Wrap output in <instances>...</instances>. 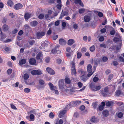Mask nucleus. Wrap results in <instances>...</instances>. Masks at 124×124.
Returning <instances> with one entry per match:
<instances>
[{
    "instance_id": "nucleus-1",
    "label": "nucleus",
    "mask_w": 124,
    "mask_h": 124,
    "mask_svg": "<svg viewBox=\"0 0 124 124\" xmlns=\"http://www.w3.org/2000/svg\"><path fill=\"white\" fill-rule=\"evenodd\" d=\"M64 82L63 80L62 79H60L58 83L59 87L64 92H67V90H69L65 88L64 86L63 85Z\"/></svg>"
},
{
    "instance_id": "nucleus-2",
    "label": "nucleus",
    "mask_w": 124,
    "mask_h": 124,
    "mask_svg": "<svg viewBox=\"0 0 124 124\" xmlns=\"http://www.w3.org/2000/svg\"><path fill=\"white\" fill-rule=\"evenodd\" d=\"M74 60V59L73 61L71 63V73L72 75H74L75 76H76V72L75 68Z\"/></svg>"
},
{
    "instance_id": "nucleus-3",
    "label": "nucleus",
    "mask_w": 124,
    "mask_h": 124,
    "mask_svg": "<svg viewBox=\"0 0 124 124\" xmlns=\"http://www.w3.org/2000/svg\"><path fill=\"white\" fill-rule=\"evenodd\" d=\"M89 87L91 89L94 91H98L101 88V86L98 85L95 86L94 84L91 83L89 85Z\"/></svg>"
},
{
    "instance_id": "nucleus-4",
    "label": "nucleus",
    "mask_w": 124,
    "mask_h": 124,
    "mask_svg": "<svg viewBox=\"0 0 124 124\" xmlns=\"http://www.w3.org/2000/svg\"><path fill=\"white\" fill-rule=\"evenodd\" d=\"M60 46L58 45H57L55 47L54 49H53L51 51L52 53L55 54L56 53L57 54H59L60 53V51L59 50L58 48Z\"/></svg>"
},
{
    "instance_id": "nucleus-5",
    "label": "nucleus",
    "mask_w": 124,
    "mask_h": 124,
    "mask_svg": "<svg viewBox=\"0 0 124 124\" xmlns=\"http://www.w3.org/2000/svg\"><path fill=\"white\" fill-rule=\"evenodd\" d=\"M29 77V76L28 74H24L23 76V78L25 80L24 82L27 85H31L32 84V83H30L29 82V81L26 80Z\"/></svg>"
},
{
    "instance_id": "nucleus-6",
    "label": "nucleus",
    "mask_w": 124,
    "mask_h": 124,
    "mask_svg": "<svg viewBox=\"0 0 124 124\" xmlns=\"http://www.w3.org/2000/svg\"><path fill=\"white\" fill-rule=\"evenodd\" d=\"M45 34V32L44 31L38 32L36 33V36L38 39H40L44 36Z\"/></svg>"
},
{
    "instance_id": "nucleus-7",
    "label": "nucleus",
    "mask_w": 124,
    "mask_h": 124,
    "mask_svg": "<svg viewBox=\"0 0 124 124\" xmlns=\"http://www.w3.org/2000/svg\"><path fill=\"white\" fill-rule=\"evenodd\" d=\"M39 83L41 88L44 87L46 85L44 81L42 79L39 80Z\"/></svg>"
},
{
    "instance_id": "nucleus-8",
    "label": "nucleus",
    "mask_w": 124,
    "mask_h": 124,
    "mask_svg": "<svg viewBox=\"0 0 124 124\" xmlns=\"http://www.w3.org/2000/svg\"><path fill=\"white\" fill-rule=\"evenodd\" d=\"M23 7V5L21 3H18L16 4L14 6V8L18 10L21 9Z\"/></svg>"
},
{
    "instance_id": "nucleus-9",
    "label": "nucleus",
    "mask_w": 124,
    "mask_h": 124,
    "mask_svg": "<svg viewBox=\"0 0 124 124\" xmlns=\"http://www.w3.org/2000/svg\"><path fill=\"white\" fill-rule=\"evenodd\" d=\"M46 70L47 72L50 74L53 75L55 74L54 70L48 67L46 68Z\"/></svg>"
},
{
    "instance_id": "nucleus-10",
    "label": "nucleus",
    "mask_w": 124,
    "mask_h": 124,
    "mask_svg": "<svg viewBox=\"0 0 124 124\" xmlns=\"http://www.w3.org/2000/svg\"><path fill=\"white\" fill-rule=\"evenodd\" d=\"M68 15L69 13L67 12L66 11H62L61 12L60 16V17L59 18L62 19L64 16H68Z\"/></svg>"
},
{
    "instance_id": "nucleus-11",
    "label": "nucleus",
    "mask_w": 124,
    "mask_h": 124,
    "mask_svg": "<svg viewBox=\"0 0 124 124\" xmlns=\"http://www.w3.org/2000/svg\"><path fill=\"white\" fill-rule=\"evenodd\" d=\"M59 44L62 45L64 46L66 44V41L64 39H60L59 40Z\"/></svg>"
},
{
    "instance_id": "nucleus-12",
    "label": "nucleus",
    "mask_w": 124,
    "mask_h": 124,
    "mask_svg": "<svg viewBox=\"0 0 124 124\" xmlns=\"http://www.w3.org/2000/svg\"><path fill=\"white\" fill-rule=\"evenodd\" d=\"M29 62L31 65H35L36 63V60L33 58H31L30 59Z\"/></svg>"
},
{
    "instance_id": "nucleus-13",
    "label": "nucleus",
    "mask_w": 124,
    "mask_h": 124,
    "mask_svg": "<svg viewBox=\"0 0 124 124\" xmlns=\"http://www.w3.org/2000/svg\"><path fill=\"white\" fill-rule=\"evenodd\" d=\"M113 40L115 42H119L121 43V37H115L113 39Z\"/></svg>"
},
{
    "instance_id": "nucleus-14",
    "label": "nucleus",
    "mask_w": 124,
    "mask_h": 124,
    "mask_svg": "<svg viewBox=\"0 0 124 124\" xmlns=\"http://www.w3.org/2000/svg\"><path fill=\"white\" fill-rule=\"evenodd\" d=\"M80 78L84 81L85 82L88 79V78L86 76L84 75L81 76L80 77Z\"/></svg>"
},
{
    "instance_id": "nucleus-15",
    "label": "nucleus",
    "mask_w": 124,
    "mask_h": 124,
    "mask_svg": "<svg viewBox=\"0 0 124 124\" xmlns=\"http://www.w3.org/2000/svg\"><path fill=\"white\" fill-rule=\"evenodd\" d=\"M87 70L89 73H91L92 71V66L90 64L88 65L87 68Z\"/></svg>"
},
{
    "instance_id": "nucleus-16",
    "label": "nucleus",
    "mask_w": 124,
    "mask_h": 124,
    "mask_svg": "<svg viewBox=\"0 0 124 124\" xmlns=\"http://www.w3.org/2000/svg\"><path fill=\"white\" fill-rule=\"evenodd\" d=\"M84 21L85 22H89L90 20V17L88 16H85L84 17Z\"/></svg>"
},
{
    "instance_id": "nucleus-17",
    "label": "nucleus",
    "mask_w": 124,
    "mask_h": 124,
    "mask_svg": "<svg viewBox=\"0 0 124 124\" xmlns=\"http://www.w3.org/2000/svg\"><path fill=\"white\" fill-rule=\"evenodd\" d=\"M105 103L104 102H102L101 103V105H100L99 107V110L100 111L104 109V106L105 105Z\"/></svg>"
},
{
    "instance_id": "nucleus-18",
    "label": "nucleus",
    "mask_w": 124,
    "mask_h": 124,
    "mask_svg": "<svg viewBox=\"0 0 124 124\" xmlns=\"http://www.w3.org/2000/svg\"><path fill=\"white\" fill-rule=\"evenodd\" d=\"M91 121L93 122H97L99 121L98 119L96 118L95 116H93L91 119Z\"/></svg>"
},
{
    "instance_id": "nucleus-19",
    "label": "nucleus",
    "mask_w": 124,
    "mask_h": 124,
    "mask_svg": "<svg viewBox=\"0 0 124 124\" xmlns=\"http://www.w3.org/2000/svg\"><path fill=\"white\" fill-rule=\"evenodd\" d=\"M74 2L75 4H79L82 7H83L84 6L81 0H75Z\"/></svg>"
},
{
    "instance_id": "nucleus-20",
    "label": "nucleus",
    "mask_w": 124,
    "mask_h": 124,
    "mask_svg": "<svg viewBox=\"0 0 124 124\" xmlns=\"http://www.w3.org/2000/svg\"><path fill=\"white\" fill-rule=\"evenodd\" d=\"M26 61L25 59H23L20 60L19 63V64L20 65H22L25 64L26 62Z\"/></svg>"
},
{
    "instance_id": "nucleus-21",
    "label": "nucleus",
    "mask_w": 124,
    "mask_h": 124,
    "mask_svg": "<svg viewBox=\"0 0 124 124\" xmlns=\"http://www.w3.org/2000/svg\"><path fill=\"white\" fill-rule=\"evenodd\" d=\"M31 14L29 13H26L24 15V18L26 21H27L30 17Z\"/></svg>"
},
{
    "instance_id": "nucleus-22",
    "label": "nucleus",
    "mask_w": 124,
    "mask_h": 124,
    "mask_svg": "<svg viewBox=\"0 0 124 124\" xmlns=\"http://www.w3.org/2000/svg\"><path fill=\"white\" fill-rule=\"evenodd\" d=\"M75 42L74 40L73 39H70L68 41V44L70 46L72 45Z\"/></svg>"
},
{
    "instance_id": "nucleus-23",
    "label": "nucleus",
    "mask_w": 124,
    "mask_h": 124,
    "mask_svg": "<svg viewBox=\"0 0 124 124\" xmlns=\"http://www.w3.org/2000/svg\"><path fill=\"white\" fill-rule=\"evenodd\" d=\"M66 112V111L65 110H63L60 112L59 114V116L60 118H61L62 116V115H64Z\"/></svg>"
},
{
    "instance_id": "nucleus-24",
    "label": "nucleus",
    "mask_w": 124,
    "mask_h": 124,
    "mask_svg": "<svg viewBox=\"0 0 124 124\" xmlns=\"http://www.w3.org/2000/svg\"><path fill=\"white\" fill-rule=\"evenodd\" d=\"M2 28L4 31H6L8 30V26L6 24H4L2 27Z\"/></svg>"
},
{
    "instance_id": "nucleus-25",
    "label": "nucleus",
    "mask_w": 124,
    "mask_h": 124,
    "mask_svg": "<svg viewBox=\"0 0 124 124\" xmlns=\"http://www.w3.org/2000/svg\"><path fill=\"white\" fill-rule=\"evenodd\" d=\"M48 85L50 89L52 90H54L55 89V88H56V87H54L51 83L50 82L49 83Z\"/></svg>"
},
{
    "instance_id": "nucleus-26",
    "label": "nucleus",
    "mask_w": 124,
    "mask_h": 124,
    "mask_svg": "<svg viewBox=\"0 0 124 124\" xmlns=\"http://www.w3.org/2000/svg\"><path fill=\"white\" fill-rule=\"evenodd\" d=\"M38 24V22L36 21H33L30 23V25L32 26H35Z\"/></svg>"
},
{
    "instance_id": "nucleus-27",
    "label": "nucleus",
    "mask_w": 124,
    "mask_h": 124,
    "mask_svg": "<svg viewBox=\"0 0 124 124\" xmlns=\"http://www.w3.org/2000/svg\"><path fill=\"white\" fill-rule=\"evenodd\" d=\"M102 113L103 115L105 116H107L109 114L108 111L106 110H103Z\"/></svg>"
},
{
    "instance_id": "nucleus-28",
    "label": "nucleus",
    "mask_w": 124,
    "mask_h": 124,
    "mask_svg": "<svg viewBox=\"0 0 124 124\" xmlns=\"http://www.w3.org/2000/svg\"><path fill=\"white\" fill-rule=\"evenodd\" d=\"M65 83L67 84H69L71 82L70 79L68 78H66L65 79Z\"/></svg>"
},
{
    "instance_id": "nucleus-29",
    "label": "nucleus",
    "mask_w": 124,
    "mask_h": 124,
    "mask_svg": "<svg viewBox=\"0 0 124 124\" xmlns=\"http://www.w3.org/2000/svg\"><path fill=\"white\" fill-rule=\"evenodd\" d=\"M7 4L8 6L11 7L13 5V3L12 1L9 0L7 2Z\"/></svg>"
},
{
    "instance_id": "nucleus-30",
    "label": "nucleus",
    "mask_w": 124,
    "mask_h": 124,
    "mask_svg": "<svg viewBox=\"0 0 124 124\" xmlns=\"http://www.w3.org/2000/svg\"><path fill=\"white\" fill-rule=\"evenodd\" d=\"M113 102L112 101H108L106 104V105L107 106L109 107L112 105L113 104Z\"/></svg>"
},
{
    "instance_id": "nucleus-31",
    "label": "nucleus",
    "mask_w": 124,
    "mask_h": 124,
    "mask_svg": "<svg viewBox=\"0 0 124 124\" xmlns=\"http://www.w3.org/2000/svg\"><path fill=\"white\" fill-rule=\"evenodd\" d=\"M42 54L41 52H40L38 53L37 55L36 58V59L38 60H39L40 59L41 56H42Z\"/></svg>"
},
{
    "instance_id": "nucleus-32",
    "label": "nucleus",
    "mask_w": 124,
    "mask_h": 124,
    "mask_svg": "<svg viewBox=\"0 0 124 124\" xmlns=\"http://www.w3.org/2000/svg\"><path fill=\"white\" fill-rule=\"evenodd\" d=\"M95 49V47L94 45H93L90 48V50L92 52L94 51Z\"/></svg>"
},
{
    "instance_id": "nucleus-33",
    "label": "nucleus",
    "mask_w": 124,
    "mask_h": 124,
    "mask_svg": "<svg viewBox=\"0 0 124 124\" xmlns=\"http://www.w3.org/2000/svg\"><path fill=\"white\" fill-rule=\"evenodd\" d=\"M98 102H94L93 103V106L94 108H96L98 105Z\"/></svg>"
},
{
    "instance_id": "nucleus-34",
    "label": "nucleus",
    "mask_w": 124,
    "mask_h": 124,
    "mask_svg": "<svg viewBox=\"0 0 124 124\" xmlns=\"http://www.w3.org/2000/svg\"><path fill=\"white\" fill-rule=\"evenodd\" d=\"M36 75H40L42 74V73L41 71L39 70H36Z\"/></svg>"
},
{
    "instance_id": "nucleus-35",
    "label": "nucleus",
    "mask_w": 124,
    "mask_h": 124,
    "mask_svg": "<svg viewBox=\"0 0 124 124\" xmlns=\"http://www.w3.org/2000/svg\"><path fill=\"white\" fill-rule=\"evenodd\" d=\"M73 51H71L69 53H66V55L67 57H69L73 54Z\"/></svg>"
},
{
    "instance_id": "nucleus-36",
    "label": "nucleus",
    "mask_w": 124,
    "mask_h": 124,
    "mask_svg": "<svg viewBox=\"0 0 124 124\" xmlns=\"http://www.w3.org/2000/svg\"><path fill=\"white\" fill-rule=\"evenodd\" d=\"M116 32V31L114 29H113L112 30L110 31V34L111 35H114L115 34Z\"/></svg>"
},
{
    "instance_id": "nucleus-37",
    "label": "nucleus",
    "mask_w": 124,
    "mask_h": 124,
    "mask_svg": "<svg viewBox=\"0 0 124 124\" xmlns=\"http://www.w3.org/2000/svg\"><path fill=\"white\" fill-rule=\"evenodd\" d=\"M35 117L34 116L33 114H31L30 116V118L31 121H33Z\"/></svg>"
},
{
    "instance_id": "nucleus-38",
    "label": "nucleus",
    "mask_w": 124,
    "mask_h": 124,
    "mask_svg": "<svg viewBox=\"0 0 124 124\" xmlns=\"http://www.w3.org/2000/svg\"><path fill=\"white\" fill-rule=\"evenodd\" d=\"M77 58L78 59H79L81 56V53L80 52H78L77 53Z\"/></svg>"
},
{
    "instance_id": "nucleus-39",
    "label": "nucleus",
    "mask_w": 124,
    "mask_h": 124,
    "mask_svg": "<svg viewBox=\"0 0 124 124\" xmlns=\"http://www.w3.org/2000/svg\"><path fill=\"white\" fill-rule=\"evenodd\" d=\"M117 116L118 117L121 118L123 117V114L122 112H119Z\"/></svg>"
},
{
    "instance_id": "nucleus-40",
    "label": "nucleus",
    "mask_w": 124,
    "mask_h": 124,
    "mask_svg": "<svg viewBox=\"0 0 124 124\" xmlns=\"http://www.w3.org/2000/svg\"><path fill=\"white\" fill-rule=\"evenodd\" d=\"M85 10L84 8H81L79 9V12L80 14H82L84 12Z\"/></svg>"
},
{
    "instance_id": "nucleus-41",
    "label": "nucleus",
    "mask_w": 124,
    "mask_h": 124,
    "mask_svg": "<svg viewBox=\"0 0 124 124\" xmlns=\"http://www.w3.org/2000/svg\"><path fill=\"white\" fill-rule=\"evenodd\" d=\"M108 59V58L106 56H104L102 59V61L104 62L107 61Z\"/></svg>"
},
{
    "instance_id": "nucleus-42",
    "label": "nucleus",
    "mask_w": 124,
    "mask_h": 124,
    "mask_svg": "<svg viewBox=\"0 0 124 124\" xmlns=\"http://www.w3.org/2000/svg\"><path fill=\"white\" fill-rule=\"evenodd\" d=\"M49 117L51 118H53L54 116V115L52 112H51L49 114Z\"/></svg>"
},
{
    "instance_id": "nucleus-43",
    "label": "nucleus",
    "mask_w": 124,
    "mask_h": 124,
    "mask_svg": "<svg viewBox=\"0 0 124 124\" xmlns=\"http://www.w3.org/2000/svg\"><path fill=\"white\" fill-rule=\"evenodd\" d=\"M44 17V15L43 14H40L38 16V18L40 19H42Z\"/></svg>"
},
{
    "instance_id": "nucleus-44",
    "label": "nucleus",
    "mask_w": 124,
    "mask_h": 124,
    "mask_svg": "<svg viewBox=\"0 0 124 124\" xmlns=\"http://www.w3.org/2000/svg\"><path fill=\"white\" fill-rule=\"evenodd\" d=\"M30 89L28 88H25L24 89V91L25 93H28L30 92Z\"/></svg>"
},
{
    "instance_id": "nucleus-45",
    "label": "nucleus",
    "mask_w": 124,
    "mask_h": 124,
    "mask_svg": "<svg viewBox=\"0 0 124 124\" xmlns=\"http://www.w3.org/2000/svg\"><path fill=\"white\" fill-rule=\"evenodd\" d=\"M63 123L62 120L61 119H60L58 122L56 123L55 124H62Z\"/></svg>"
},
{
    "instance_id": "nucleus-46",
    "label": "nucleus",
    "mask_w": 124,
    "mask_h": 124,
    "mask_svg": "<svg viewBox=\"0 0 124 124\" xmlns=\"http://www.w3.org/2000/svg\"><path fill=\"white\" fill-rule=\"evenodd\" d=\"M113 77V74H111L109 75L108 77V80L109 81Z\"/></svg>"
},
{
    "instance_id": "nucleus-47",
    "label": "nucleus",
    "mask_w": 124,
    "mask_h": 124,
    "mask_svg": "<svg viewBox=\"0 0 124 124\" xmlns=\"http://www.w3.org/2000/svg\"><path fill=\"white\" fill-rule=\"evenodd\" d=\"M77 85L78 87L80 88H81L83 85V84L80 82H79L78 83Z\"/></svg>"
},
{
    "instance_id": "nucleus-48",
    "label": "nucleus",
    "mask_w": 124,
    "mask_h": 124,
    "mask_svg": "<svg viewBox=\"0 0 124 124\" xmlns=\"http://www.w3.org/2000/svg\"><path fill=\"white\" fill-rule=\"evenodd\" d=\"M56 7L58 9H61L62 7V4H59L57 5Z\"/></svg>"
},
{
    "instance_id": "nucleus-49",
    "label": "nucleus",
    "mask_w": 124,
    "mask_h": 124,
    "mask_svg": "<svg viewBox=\"0 0 124 124\" xmlns=\"http://www.w3.org/2000/svg\"><path fill=\"white\" fill-rule=\"evenodd\" d=\"M11 108L13 109H16L17 108H16V106L12 104H10V105Z\"/></svg>"
},
{
    "instance_id": "nucleus-50",
    "label": "nucleus",
    "mask_w": 124,
    "mask_h": 124,
    "mask_svg": "<svg viewBox=\"0 0 124 124\" xmlns=\"http://www.w3.org/2000/svg\"><path fill=\"white\" fill-rule=\"evenodd\" d=\"M12 72V70L10 69H8L7 71V72L8 74H10Z\"/></svg>"
},
{
    "instance_id": "nucleus-51",
    "label": "nucleus",
    "mask_w": 124,
    "mask_h": 124,
    "mask_svg": "<svg viewBox=\"0 0 124 124\" xmlns=\"http://www.w3.org/2000/svg\"><path fill=\"white\" fill-rule=\"evenodd\" d=\"M121 92L119 90H118L116 92V96H118L120 95Z\"/></svg>"
},
{
    "instance_id": "nucleus-52",
    "label": "nucleus",
    "mask_w": 124,
    "mask_h": 124,
    "mask_svg": "<svg viewBox=\"0 0 124 124\" xmlns=\"http://www.w3.org/2000/svg\"><path fill=\"white\" fill-rule=\"evenodd\" d=\"M50 60V58L49 57H47L45 59L46 62L47 63H48L49 62Z\"/></svg>"
},
{
    "instance_id": "nucleus-53",
    "label": "nucleus",
    "mask_w": 124,
    "mask_h": 124,
    "mask_svg": "<svg viewBox=\"0 0 124 124\" xmlns=\"http://www.w3.org/2000/svg\"><path fill=\"white\" fill-rule=\"evenodd\" d=\"M52 32V31L50 28H49L47 32V34L48 35H50Z\"/></svg>"
},
{
    "instance_id": "nucleus-54",
    "label": "nucleus",
    "mask_w": 124,
    "mask_h": 124,
    "mask_svg": "<svg viewBox=\"0 0 124 124\" xmlns=\"http://www.w3.org/2000/svg\"><path fill=\"white\" fill-rule=\"evenodd\" d=\"M121 43H120L119 46H117L116 47V49L117 50H118L121 49Z\"/></svg>"
},
{
    "instance_id": "nucleus-55",
    "label": "nucleus",
    "mask_w": 124,
    "mask_h": 124,
    "mask_svg": "<svg viewBox=\"0 0 124 124\" xmlns=\"http://www.w3.org/2000/svg\"><path fill=\"white\" fill-rule=\"evenodd\" d=\"M98 78L97 77H95L93 79V81L94 82H97L98 80Z\"/></svg>"
},
{
    "instance_id": "nucleus-56",
    "label": "nucleus",
    "mask_w": 124,
    "mask_h": 124,
    "mask_svg": "<svg viewBox=\"0 0 124 124\" xmlns=\"http://www.w3.org/2000/svg\"><path fill=\"white\" fill-rule=\"evenodd\" d=\"M106 31V29L105 28H103L101 30V32L102 33H104Z\"/></svg>"
},
{
    "instance_id": "nucleus-57",
    "label": "nucleus",
    "mask_w": 124,
    "mask_h": 124,
    "mask_svg": "<svg viewBox=\"0 0 124 124\" xmlns=\"http://www.w3.org/2000/svg\"><path fill=\"white\" fill-rule=\"evenodd\" d=\"M86 51V49L85 47H84L82 48L81 49V51L83 52H85Z\"/></svg>"
},
{
    "instance_id": "nucleus-58",
    "label": "nucleus",
    "mask_w": 124,
    "mask_h": 124,
    "mask_svg": "<svg viewBox=\"0 0 124 124\" xmlns=\"http://www.w3.org/2000/svg\"><path fill=\"white\" fill-rule=\"evenodd\" d=\"M104 38L103 36H101L99 38V40L100 41H103Z\"/></svg>"
},
{
    "instance_id": "nucleus-59",
    "label": "nucleus",
    "mask_w": 124,
    "mask_h": 124,
    "mask_svg": "<svg viewBox=\"0 0 124 124\" xmlns=\"http://www.w3.org/2000/svg\"><path fill=\"white\" fill-rule=\"evenodd\" d=\"M98 16L100 17H102L103 16V13L101 12H99L98 14Z\"/></svg>"
},
{
    "instance_id": "nucleus-60",
    "label": "nucleus",
    "mask_w": 124,
    "mask_h": 124,
    "mask_svg": "<svg viewBox=\"0 0 124 124\" xmlns=\"http://www.w3.org/2000/svg\"><path fill=\"white\" fill-rule=\"evenodd\" d=\"M85 107L84 106L82 105L80 107V109L81 110H83L85 109Z\"/></svg>"
},
{
    "instance_id": "nucleus-61",
    "label": "nucleus",
    "mask_w": 124,
    "mask_h": 124,
    "mask_svg": "<svg viewBox=\"0 0 124 124\" xmlns=\"http://www.w3.org/2000/svg\"><path fill=\"white\" fill-rule=\"evenodd\" d=\"M100 46L101 47H103L104 48H106V45L104 44H102L100 45Z\"/></svg>"
},
{
    "instance_id": "nucleus-62",
    "label": "nucleus",
    "mask_w": 124,
    "mask_h": 124,
    "mask_svg": "<svg viewBox=\"0 0 124 124\" xmlns=\"http://www.w3.org/2000/svg\"><path fill=\"white\" fill-rule=\"evenodd\" d=\"M18 30L17 29H15L12 31V33L13 34H15L17 32Z\"/></svg>"
},
{
    "instance_id": "nucleus-63",
    "label": "nucleus",
    "mask_w": 124,
    "mask_h": 124,
    "mask_svg": "<svg viewBox=\"0 0 124 124\" xmlns=\"http://www.w3.org/2000/svg\"><path fill=\"white\" fill-rule=\"evenodd\" d=\"M36 70H33L31 72V74L33 75H36Z\"/></svg>"
},
{
    "instance_id": "nucleus-64",
    "label": "nucleus",
    "mask_w": 124,
    "mask_h": 124,
    "mask_svg": "<svg viewBox=\"0 0 124 124\" xmlns=\"http://www.w3.org/2000/svg\"><path fill=\"white\" fill-rule=\"evenodd\" d=\"M62 26L63 28H65L66 26V23L65 22H63L62 23Z\"/></svg>"
}]
</instances>
